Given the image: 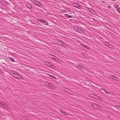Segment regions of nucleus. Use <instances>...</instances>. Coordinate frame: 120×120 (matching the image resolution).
<instances>
[{
  "label": "nucleus",
  "instance_id": "obj_2",
  "mask_svg": "<svg viewBox=\"0 0 120 120\" xmlns=\"http://www.w3.org/2000/svg\"><path fill=\"white\" fill-rule=\"evenodd\" d=\"M75 30L79 33H83L84 30L82 29L81 28H77L75 29Z\"/></svg>",
  "mask_w": 120,
  "mask_h": 120
},
{
  "label": "nucleus",
  "instance_id": "obj_7",
  "mask_svg": "<svg viewBox=\"0 0 120 120\" xmlns=\"http://www.w3.org/2000/svg\"><path fill=\"white\" fill-rule=\"evenodd\" d=\"M62 90L65 91L69 93H71V90L66 88L62 87Z\"/></svg>",
  "mask_w": 120,
  "mask_h": 120
},
{
  "label": "nucleus",
  "instance_id": "obj_22",
  "mask_svg": "<svg viewBox=\"0 0 120 120\" xmlns=\"http://www.w3.org/2000/svg\"><path fill=\"white\" fill-rule=\"evenodd\" d=\"M9 59H10V60L12 61L13 62H15V61L14 60L13 58H12L10 57L9 58Z\"/></svg>",
  "mask_w": 120,
  "mask_h": 120
},
{
  "label": "nucleus",
  "instance_id": "obj_4",
  "mask_svg": "<svg viewBox=\"0 0 120 120\" xmlns=\"http://www.w3.org/2000/svg\"><path fill=\"white\" fill-rule=\"evenodd\" d=\"M0 105L1 106L5 108L7 107L8 106L7 104L3 102H0Z\"/></svg>",
  "mask_w": 120,
  "mask_h": 120
},
{
  "label": "nucleus",
  "instance_id": "obj_31",
  "mask_svg": "<svg viewBox=\"0 0 120 120\" xmlns=\"http://www.w3.org/2000/svg\"><path fill=\"white\" fill-rule=\"evenodd\" d=\"M81 45H82V46H83L84 47V45H84L83 44H81Z\"/></svg>",
  "mask_w": 120,
  "mask_h": 120
},
{
  "label": "nucleus",
  "instance_id": "obj_13",
  "mask_svg": "<svg viewBox=\"0 0 120 120\" xmlns=\"http://www.w3.org/2000/svg\"><path fill=\"white\" fill-rule=\"evenodd\" d=\"M64 16L65 17H66L69 18H73V17L71 15H68L67 14H65L64 15Z\"/></svg>",
  "mask_w": 120,
  "mask_h": 120
},
{
  "label": "nucleus",
  "instance_id": "obj_12",
  "mask_svg": "<svg viewBox=\"0 0 120 120\" xmlns=\"http://www.w3.org/2000/svg\"><path fill=\"white\" fill-rule=\"evenodd\" d=\"M52 56H53V57H52V59L53 60H55L56 61H59V60H58V58L57 57H56V58L55 57H54V56L52 55Z\"/></svg>",
  "mask_w": 120,
  "mask_h": 120
},
{
  "label": "nucleus",
  "instance_id": "obj_25",
  "mask_svg": "<svg viewBox=\"0 0 120 120\" xmlns=\"http://www.w3.org/2000/svg\"><path fill=\"white\" fill-rule=\"evenodd\" d=\"M84 47L85 48H86L88 49V48H89V47L88 46L86 45H84Z\"/></svg>",
  "mask_w": 120,
  "mask_h": 120
},
{
  "label": "nucleus",
  "instance_id": "obj_21",
  "mask_svg": "<svg viewBox=\"0 0 120 120\" xmlns=\"http://www.w3.org/2000/svg\"><path fill=\"white\" fill-rule=\"evenodd\" d=\"M78 66L79 68H82L83 67L81 65H77Z\"/></svg>",
  "mask_w": 120,
  "mask_h": 120
},
{
  "label": "nucleus",
  "instance_id": "obj_24",
  "mask_svg": "<svg viewBox=\"0 0 120 120\" xmlns=\"http://www.w3.org/2000/svg\"><path fill=\"white\" fill-rule=\"evenodd\" d=\"M50 76L51 77L53 78H54V79H56V77H55L54 76V75H50Z\"/></svg>",
  "mask_w": 120,
  "mask_h": 120
},
{
  "label": "nucleus",
  "instance_id": "obj_6",
  "mask_svg": "<svg viewBox=\"0 0 120 120\" xmlns=\"http://www.w3.org/2000/svg\"><path fill=\"white\" fill-rule=\"evenodd\" d=\"M73 4L74 6L75 7L79 9L81 8V6L79 4L77 3H74Z\"/></svg>",
  "mask_w": 120,
  "mask_h": 120
},
{
  "label": "nucleus",
  "instance_id": "obj_33",
  "mask_svg": "<svg viewBox=\"0 0 120 120\" xmlns=\"http://www.w3.org/2000/svg\"><path fill=\"white\" fill-rule=\"evenodd\" d=\"M116 5H117V4H115L114 5V7H115V8L116 7Z\"/></svg>",
  "mask_w": 120,
  "mask_h": 120
},
{
  "label": "nucleus",
  "instance_id": "obj_14",
  "mask_svg": "<svg viewBox=\"0 0 120 120\" xmlns=\"http://www.w3.org/2000/svg\"><path fill=\"white\" fill-rule=\"evenodd\" d=\"M26 6L28 8L30 9H31L32 8V7L30 4H28V5H27Z\"/></svg>",
  "mask_w": 120,
  "mask_h": 120
},
{
  "label": "nucleus",
  "instance_id": "obj_18",
  "mask_svg": "<svg viewBox=\"0 0 120 120\" xmlns=\"http://www.w3.org/2000/svg\"><path fill=\"white\" fill-rule=\"evenodd\" d=\"M39 22L42 23H44L45 22V21L44 20H41L40 19L38 21Z\"/></svg>",
  "mask_w": 120,
  "mask_h": 120
},
{
  "label": "nucleus",
  "instance_id": "obj_23",
  "mask_svg": "<svg viewBox=\"0 0 120 120\" xmlns=\"http://www.w3.org/2000/svg\"><path fill=\"white\" fill-rule=\"evenodd\" d=\"M117 11L120 13V8L118 7L116 9Z\"/></svg>",
  "mask_w": 120,
  "mask_h": 120
},
{
  "label": "nucleus",
  "instance_id": "obj_17",
  "mask_svg": "<svg viewBox=\"0 0 120 120\" xmlns=\"http://www.w3.org/2000/svg\"><path fill=\"white\" fill-rule=\"evenodd\" d=\"M49 84V87L52 88H54L55 86L54 85H53L51 84Z\"/></svg>",
  "mask_w": 120,
  "mask_h": 120
},
{
  "label": "nucleus",
  "instance_id": "obj_27",
  "mask_svg": "<svg viewBox=\"0 0 120 120\" xmlns=\"http://www.w3.org/2000/svg\"><path fill=\"white\" fill-rule=\"evenodd\" d=\"M66 12V11L64 10H63L61 12L62 13H65Z\"/></svg>",
  "mask_w": 120,
  "mask_h": 120
},
{
  "label": "nucleus",
  "instance_id": "obj_1",
  "mask_svg": "<svg viewBox=\"0 0 120 120\" xmlns=\"http://www.w3.org/2000/svg\"><path fill=\"white\" fill-rule=\"evenodd\" d=\"M12 75L17 79H22V77L20 75H19L17 73L15 72L14 71H13L11 73Z\"/></svg>",
  "mask_w": 120,
  "mask_h": 120
},
{
  "label": "nucleus",
  "instance_id": "obj_28",
  "mask_svg": "<svg viewBox=\"0 0 120 120\" xmlns=\"http://www.w3.org/2000/svg\"><path fill=\"white\" fill-rule=\"evenodd\" d=\"M44 23H45V25H48L49 24L46 21H45V22Z\"/></svg>",
  "mask_w": 120,
  "mask_h": 120
},
{
  "label": "nucleus",
  "instance_id": "obj_16",
  "mask_svg": "<svg viewBox=\"0 0 120 120\" xmlns=\"http://www.w3.org/2000/svg\"><path fill=\"white\" fill-rule=\"evenodd\" d=\"M60 111L61 113H62L64 114L65 115H67V112L63 111V110H60Z\"/></svg>",
  "mask_w": 120,
  "mask_h": 120
},
{
  "label": "nucleus",
  "instance_id": "obj_11",
  "mask_svg": "<svg viewBox=\"0 0 120 120\" xmlns=\"http://www.w3.org/2000/svg\"><path fill=\"white\" fill-rule=\"evenodd\" d=\"M59 42L61 43L62 45H61L62 46H65V45H65L66 44V43H65L64 42L62 41H59Z\"/></svg>",
  "mask_w": 120,
  "mask_h": 120
},
{
  "label": "nucleus",
  "instance_id": "obj_5",
  "mask_svg": "<svg viewBox=\"0 0 120 120\" xmlns=\"http://www.w3.org/2000/svg\"><path fill=\"white\" fill-rule=\"evenodd\" d=\"M90 96L91 97L97 99H98L99 98L98 97L97 95H94V94H90Z\"/></svg>",
  "mask_w": 120,
  "mask_h": 120
},
{
  "label": "nucleus",
  "instance_id": "obj_15",
  "mask_svg": "<svg viewBox=\"0 0 120 120\" xmlns=\"http://www.w3.org/2000/svg\"><path fill=\"white\" fill-rule=\"evenodd\" d=\"M111 77L113 79L115 80H116V79H117V78L116 76L113 75H112Z\"/></svg>",
  "mask_w": 120,
  "mask_h": 120
},
{
  "label": "nucleus",
  "instance_id": "obj_32",
  "mask_svg": "<svg viewBox=\"0 0 120 120\" xmlns=\"http://www.w3.org/2000/svg\"><path fill=\"white\" fill-rule=\"evenodd\" d=\"M104 89L102 88H101L100 89V90H104Z\"/></svg>",
  "mask_w": 120,
  "mask_h": 120
},
{
  "label": "nucleus",
  "instance_id": "obj_29",
  "mask_svg": "<svg viewBox=\"0 0 120 120\" xmlns=\"http://www.w3.org/2000/svg\"><path fill=\"white\" fill-rule=\"evenodd\" d=\"M118 6H119L118 5H116V7L115 8H116V9L117 8H118Z\"/></svg>",
  "mask_w": 120,
  "mask_h": 120
},
{
  "label": "nucleus",
  "instance_id": "obj_20",
  "mask_svg": "<svg viewBox=\"0 0 120 120\" xmlns=\"http://www.w3.org/2000/svg\"><path fill=\"white\" fill-rule=\"evenodd\" d=\"M104 91L106 94H109V93L108 91L106 89H104Z\"/></svg>",
  "mask_w": 120,
  "mask_h": 120
},
{
  "label": "nucleus",
  "instance_id": "obj_10",
  "mask_svg": "<svg viewBox=\"0 0 120 120\" xmlns=\"http://www.w3.org/2000/svg\"><path fill=\"white\" fill-rule=\"evenodd\" d=\"M45 64L47 66L49 67L52 66V65L51 64V63L47 61H46L45 63Z\"/></svg>",
  "mask_w": 120,
  "mask_h": 120
},
{
  "label": "nucleus",
  "instance_id": "obj_3",
  "mask_svg": "<svg viewBox=\"0 0 120 120\" xmlns=\"http://www.w3.org/2000/svg\"><path fill=\"white\" fill-rule=\"evenodd\" d=\"M32 2L37 6L40 7L41 6V4L38 1L35 0H33Z\"/></svg>",
  "mask_w": 120,
  "mask_h": 120
},
{
  "label": "nucleus",
  "instance_id": "obj_34",
  "mask_svg": "<svg viewBox=\"0 0 120 120\" xmlns=\"http://www.w3.org/2000/svg\"><path fill=\"white\" fill-rule=\"evenodd\" d=\"M51 57H51V58H52V57H53V56H52V55H51Z\"/></svg>",
  "mask_w": 120,
  "mask_h": 120
},
{
  "label": "nucleus",
  "instance_id": "obj_19",
  "mask_svg": "<svg viewBox=\"0 0 120 120\" xmlns=\"http://www.w3.org/2000/svg\"><path fill=\"white\" fill-rule=\"evenodd\" d=\"M89 11L91 13H93V12H94V11L93 9H91V8H89Z\"/></svg>",
  "mask_w": 120,
  "mask_h": 120
},
{
  "label": "nucleus",
  "instance_id": "obj_35",
  "mask_svg": "<svg viewBox=\"0 0 120 120\" xmlns=\"http://www.w3.org/2000/svg\"><path fill=\"white\" fill-rule=\"evenodd\" d=\"M1 71L0 69V71Z\"/></svg>",
  "mask_w": 120,
  "mask_h": 120
},
{
  "label": "nucleus",
  "instance_id": "obj_26",
  "mask_svg": "<svg viewBox=\"0 0 120 120\" xmlns=\"http://www.w3.org/2000/svg\"><path fill=\"white\" fill-rule=\"evenodd\" d=\"M3 5H5V3L4 2H3L1 3Z\"/></svg>",
  "mask_w": 120,
  "mask_h": 120
},
{
  "label": "nucleus",
  "instance_id": "obj_8",
  "mask_svg": "<svg viewBox=\"0 0 120 120\" xmlns=\"http://www.w3.org/2000/svg\"><path fill=\"white\" fill-rule=\"evenodd\" d=\"M92 106H93L95 108L97 109H100L101 108V106L98 105V104H93L92 105Z\"/></svg>",
  "mask_w": 120,
  "mask_h": 120
},
{
  "label": "nucleus",
  "instance_id": "obj_30",
  "mask_svg": "<svg viewBox=\"0 0 120 120\" xmlns=\"http://www.w3.org/2000/svg\"><path fill=\"white\" fill-rule=\"evenodd\" d=\"M118 109L120 110V106H118Z\"/></svg>",
  "mask_w": 120,
  "mask_h": 120
},
{
  "label": "nucleus",
  "instance_id": "obj_9",
  "mask_svg": "<svg viewBox=\"0 0 120 120\" xmlns=\"http://www.w3.org/2000/svg\"><path fill=\"white\" fill-rule=\"evenodd\" d=\"M105 45L106 46H107L109 48H112V46L109 43H108V42H106Z\"/></svg>",
  "mask_w": 120,
  "mask_h": 120
}]
</instances>
